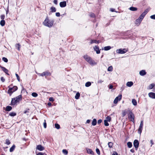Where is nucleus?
I'll return each instance as SVG.
<instances>
[{
	"instance_id": "nucleus-62",
	"label": "nucleus",
	"mask_w": 155,
	"mask_h": 155,
	"mask_svg": "<svg viewBox=\"0 0 155 155\" xmlns=\"http://www.w3.org/2000/svg\"><path fill=\"white\" fill-rule=\"evenodd\" d=\"M90 122V120H87V121H86V123H89Z\"/></svg>"
},
{
	"instance_id": "nucleus-39",
	"label": "nucleus",
	"mask_w": 155,
	"mask_h": 155,
	"mask_svg": "<svg viewBox=\"0 0 155 155\" xmlns=\"http://www.w3.org/2000/svg\"><path fill=\"white\" fill-rule=\"evenodd\" d=\"M15 46H16V48L18 49L19 51L20 47V45L18 44H17Z\"/></svg>"
},
{
	"instance_id": "nucleus-54",
	"label": "nucleus",
	"mask_w": 155,
	"mask_h": 155,
	"mask_svg": "<svg viewBox=\"0 0 155 155\" xmlns=\"http://www.w3.org/2000/svg\"><path fill=\"white\" fill-rule=\"evenodd\" d=\"M56 15L57 17H59L60 16V14L59 12H57L56 13Z\"/></svg>"
},
{
	"instance_id": "nucleus-41",
	"label": "nucleus",
	"mask_w": 155,
	"mask_h": 155,
	"mask_svg": "<svg viewBox=\"0 0 155 155\" xmlns=\"http://www.w3.org/2000/svg\"><path fill=\"white\" fill-rule=\"evenodd\" d=\"M107 121L106 120H104V125L106 126H109V124L107 122Z\"/></svg>"
},
{
	"instance_id": "nucleus-1",
	"label": "nucleus",
	"mask_w": 155,
	"mask_h": 155,
	"mask_svg": "<svg viewBox=\"0 0 155 155\" xmlns=\"http://www.w3.org/2000/svg\"><path fill=\"white\" fill-rule=\"evenodd\" d=\"M85 60L91 65L93 66L97 64V63L93 60L91 58L87 55H85L84 56Z\"/></svg>"
},
{
	"instance_id": "nucleus-15",
	"label": "nucleus",
	"mask_w": 155,
	"mask_h": 155,
	"mask_svg": "<svg viewBox=\"0 0 155 155\" xmlns=\"http://www.w3.org/2000/svg\"><path fill=\"white\" fill-rule=\"evenodd\" d=\"M0 68L2 69V70L6 74L9 75V74L8 73V70L4 67H2L1 66H0Z\"/></svg>"
},
{
	"instance_id": "nucleus-35",
	"label": "nucleus",
	"mask_w": 155,
	"mask_h": 155,
	"mask_svg": "<svg viewBox=\"0 0 155 155\" xmlns=\"http://www.w3.org/2000/svg\"><path fill=\"white\" fill-rule=\"evenodd\" d=\"M51 11L52 12H55L56 11V9L54 7H52L51 8Z\"/></svg>"
},
{
	"instance_id": "nucleus-43",
	"label": "nucleus",
	"mask_w": 155,
	"mask_h": 155,
	"mask_svg": "<svg viewBox=\"0 0 155 155\" xmlns=\"http://www.w3.org/2000/svg\"><path fill=\"white\" fill-rule=\"evenodd\" d=\"M2 60L5 62H7L8 61V59L6 58L5 57L3 58Z\"/></svg>"
},
{
	"instance_id": "nucleus-55",
	"label": "nucleus",
	"mask_w": 155,
	"mask_h": 155,
	"mask_svg": "<svg viewBox=\"0 0 155 155\" xmlns=\"http://www.w3.org/2000/svg\"><path fill=\"white\" fill-rule=\"evenodd\" d=\"M90 16L91 17H95V15L93 13H92L90 15Z\"/></svg>"
},
{
	"instance_id": "nucleus-9",
	"label": "nucleus",
	"mask_w": 155,
	"mask_h": 155,
	"mask_svg": "<svg viewBox=\"0 0 155 155\" xmlns=\"http://www.w3.org/2000/svg\"><path fill=\"white\" fill-rule=\"evenodd\" d=\"M121 98L122 95H120L118 97H116L114 101V103L115 104H117V103L118 101H120L121 100Z\"/></svg>"
},
{
	"instance_id": "nucleus-58",
	"label": "nucleus",
	"mask_w": 155,
	"mask_h": 155,
	"mask_svg": "<svg viewBox=\"0 0 155 155\" xmlns=\"http://www.w3.org/2000/svg\"><path fill=\"white\" fill-rule=\"evenodd\" d=\"M113 86L112 84H110V85H109V88L110 89H112V88H113Z\"/></svg>"
},
{
	"instance_id": "nucleus-27",
	"label": "nucleus",
	"mask_w": 155,
	"mask_h": 155,
	"mask_svg": "<svg viewBox=\"0 0 155 155\" xmlns=\"http://www.w3.org/2000/svg\"><path fill=\"white\" fill-rule=\"evenodd\" d=\"M155 86V84H150L148 87L149 89H151L153 88V87Z\"/></svg>"
},
{
	"instance_id": "nucleus-56",
	"label": "nucleus",
	"mask_w": 155,
	"mask_h": 155,
	"mask_svg": "<svg viewBox=\"0 0 155 155\" xmlns=\"http://www.w3.org/2000/svg\"><path fill=\"white\" fill-rule=\"evenodd\" d=\"M126 114V113L125 111L123 112L122 114L123 116L124 117Z\"/></svg>"
},
{
	"instance_id": "nucleus-45",
	"label": "nucleus",
	"mask_w": 155,
	"mask_h": 155,
	"mask_svg": "<svg viewBox=\"0 0 155 155\" xmlns=\"http://www.w3.org/2000/svg\"><path fill=\"white\" fill-rule=\"evenodd\" d=\"M44 121H45V122L44 123L43 125H44V127L45 128H46V127H47V125H46V120H44Z\"/></svg>"
},
{
	"instance_id": "nucleus-48",
	"label": "nucleus",
	"mask_w": 155,
	"mask_h": 155,
	"mask_svg": "<svg viewBox=\"0 0 155 155\" xmlns=\"http://www.w3.org/2000/svg\"><path fill=\"white\" fill-rule=\"evenodd\" d=\"M150 18L152 19H155V15L151 16H150Z\"/></svg>"
},
{
	"instance_id": "nucleus-5",
	"label": "nucleus",
	"mask_w": 155,
	"mask_h": 155,
	"mask_svg": "<svg viewBox=\"0 0 155 155\" xmlns=\"http://www.w3.org/2000/svg\"><path fill=\"white\" fill-rule=\"evenodd\" d=\"M128 51V49L126 48L119 49L117 50V52L118 54H123L126 53Z\"/></svg>"
},
{
	"instance_id": "nucleus-47",
	"label": "nucleus",
	"mask_w": 155,
	"mask_h": 155,
	"mask_svg": "<svg viewBox=\"0 0 155 155\" xmlns=\"http://www.w3.org/2000/svg\"><path fill=\"white\" fill-rule=\"evenodd\" d=\"M10 142L9 140L8 139H7L6 140V143L8 145H9L10 144Z\"/></svg>"
},
{
	"instance_id": "nucleus-24",
	"label": "nucleus",
	"mask_w": 155,
	"mask_h": 155,
	"mask_svg": "<svg viewBox=\"0 0 155 155\" xmlns=\"http://www.w3.org/2000/svg\"><path fill=\"white\" fill-rule=\"evenodd\" d=\"M129 9L132 11H136L137 10V8L134 7H131L129 8Z\"/></svg>"
},
{
	"instance_id": "nucleus-12",
	"label": "nucleus",
	"mask_w": 155,
	"mask_h": 155,
	"mask_svg": "<svg viewBox=\"0 0 155 155\" xmlns=\"http://www.w3.org/2000/svg\"><path fill=\"white\" fill-rule=\"evenodd\" d=\"M36 149L40 151H42L44 149V147L41 145L37 146Z\"/></svg>"
},
{
	"instance_id": "nucleus-29",
	"label": "nucleus",
	"mask_w": 155,
	"mask_h": 155,
	"mask_svg": "<svg viewBox=\"0 0 155 155\" xmlns=\"http://www.w3.org/2000/svg\"><path fill=\"white\" fill-rule=\"evenodd\" d=\"M80 96V94L79 93V92H77L76 94L75 97L76 99H78L79 98Z\"/></svg>"
},
{
	"instance_id": "nucleus-50",
	"label": "nucleus",
	"mask_w": 155,
	"mask_h": 155,
	"mask_svg": "<svg viewBox=\"0 0 155 155\" xmlns=\"http://www.w3.org/2000/svg\"><path fill=\"white\" fill-rule=\"evenodd\" d=\"M5 18V16L4 15H2L1 16V18L2 20H4Z\"/></svg>"
},
{
	"instance_id": "nucleus-17",
	"label": "nucleus",
	"mask_w": 155,
	"mask_h": 155,
	"mask_svg": "<svg viewBox=\"0 0 155 155\" xmlns=\"http://www.w3.org/2000/svg\"><path fill=\"white\" fill-rule=\"evenodd\" d=\"M94 50L96 51L97 54H99L100 52L99 48L97 46H95L94 47Z\"/></svg>"
},
{
	"instance_id": "nucleus-38",
	"label": "nucleus",
	"mask_w": 155,
	"mask_h": 155,
	"mask_svg": "<svg viewBox=\"0 0 155 155\" xmlns=\"http://www.w3.org/2000/svg\"><path fill=\"white\" fill-rule=\"evenodd\" d=\"M111 117L109 116H107L106 118V119H105L106 120H107V121H110L111 120Z\"/></svg>"
},
{
	"instance_id": "nucleus-46",
	"label": "nucleus",
	"mask_w": 155,
	"mask_h": 155,
	"mask_svg": "<svg viewBox=\"0 0 155 155\" xmlns=\"http://www.w3.org/2000/svg\"><path fill=\"white\" fill-rule=\"evenodd\" d=\"M15 75L17 77V80L19 81L20 79L18 75L17 74H15Z\"/></svg>"
},
{
	"instance_id": "nucleus-42",
	"label": "nucleus",
	"mask_w": 155,
	"mask_h": 155,
	"mask_svg": "<svg viewBox=\"0 0 155 155\" xmlns=\"http://www.w3.org/2000/svg\"><path fill=\"white\" fill-rule=\"evenodd\" d=\"M96 152L97 153L98 155H100V152L99 149L98 148H96Z\"/></svg>"
},
{
	"instance_id": "nucleus-52",
	"label": "nucleus",
	"mask_w": 155,
	"mask_h": 155,
	"mask_svg": "<svg viewBox=\"0 0 155 155\" xmlns=\"http://www.w3.org/2000/svg\"><path fill=\"white\" fill-rule=\"evenodd\" d=\"M102 122V120L101 119L99 120H98L97 123L98 124H100Z\"/></svg>"
},
{
	"instance_id": "nucleus-3",
	"label": "nucleus",
	"mask_w": 155,
	"mask_h": 155,
	"mask_svg": "<svg viewBox=\"0 0 155 155\" xmlns=\"http://www.w3.org/2000/svg\"><path fill=\"white\" fill-rule=\"evenodd\" d=\"M21 95H19L15 98H12L11 101V105H15L21 99Z\"/></svg>"
},
{
	"instance_id": "nucleus-2",
	"label": "nucleus",
	"mask_w": 155,
	"mask_h": 155,
	"mask_svg": "<svg viewBox=\"0 0 155 155\" xmlns=\"http://www.w3.org/2000/svg\"><path fill=\"white\" fill-rule=\"evenodd\" d=\"M53 22L54 21H53L49 20L48 18H47L43 23L45 26L50 28L53 25Z\"/></svg>"
},
{
	"instance_id": "nucleus-49",
	"label": "nucleus",
	"mask_w": 155,
	"mask_h": 155,
	"mask_svg": "<svg viewBox=\"0 0 155 155\" xmlns=\"http://www.w3.org/2000/svg\"><path fill=\"white\" fill-rule=\"evenodd\" d=\"M54 98L52 97H50L49 98V101H54Z\"/></svg>"
},
{
	"instance_id": "nucleus-21",
	"label": "nucleus",
	"mask_w": 155,
	"mask_h": 155,
	"mask_svg": "<svg viewBox=\"0 0 155 155\" xmlns=\"http://www.w3.org/2000/svg\"><path fill=\"white\" fill-rule=\"evenodd\" d=\"M97 124V120L95 119H93L92 122V124L93 126H95Z\"/></svg>"
},
{
	"instance_id": "nucleus-61",
	"label": "nucleus",
	"mask_w": 155,
	"mask_h": 155,
	"mask_svg": "<svg viewBox=\"0 0 155 155\" xmlns=\"http://www.w3.org/2000/svg\"><path fill=\"white\" fill-rule=\"evenodd\" d=\"M37 155H44V154L43 153H38Z\"/></svg>"
},
{
	"instance_id": "nucleus-28",
	"label": "nucleus",
	"mask_w": 155,
	"mask_h": 155,
	"mask_svg": "<svg viewBox=\"0 0 155 155\" xmlns=\"http://www.w3.org/2000/svg\"><path fill=\"white\" fill-rule=\"evenodd\" d=\"M12 109V107H11L10 106H7L6 107V110L7 111H10Z\"/></svg>"
},
{
	"instance_id": "nucleus-19",
	"label": "nucleus",
	"mask_w": 155,
	"mask_h": 155,
	"mask_svg": "<svg viewBox=\"0 0 155 155\" xmlns=\"http://www.w3.org/2000/svg\"><path fill=\"white\" fill-rule=\"evenodd\" d=\"M133 84V83L132 81L128 82L126 84V85L128 87H130Z\"/></svg>"
},
{
	"instance_id": "nucleus-34",
	"label": "nucleus",
	"mask_w": 155,
	"mask_h": 155,
	"mask_svg": "<svg viewBox=\"0 0 155 155\" xmlns=\"http://www.w3.org/2000/svg\"><path fill=\"white\" fill-rule=\"evenodd\" d=\"M31 95L32 96H33L34 97H36L38 96V94L35 92L32 93Z\"/></svg>"
},
{
	"instance_id": "nucleus-36",
	"label": "nucleus",
	"mask_w": 155,
	"mask_h": 155,
	"mask_svg": "<svg viewBox=\"0 0 155 155\" xmlns=\"http://www.w3.org/2000/svg\"><path fill=\"white\" fill-rule=\"evenodd\" d=\"M112 70H113V67L111 66H109L108 68V69H107L108 71H112Z\"/></svg>"
},
{
	"instance_id": "nucleus-33",
	"label": "nucleus",
	"mask_w": 155,
	"mask_h": 155,
	"mask_svg": "<svg viewBox=\"0 0 155 155\" xmlns=\"http://www.w3.org/2000/svg\"><path fill=\"white\" fill-rule=\"evenodd\" d=\"M63 153L65 155H67L68 154V151L66 149H63L62 150Z\"/></svg>"
},
{
	"instance_id": "nucleus-53",
	"label": "nucleus",
	"mask_w": 155,
	"mask_h": 155,
	"mask_svg": "<svg viewBox=\"0 0 155 155\" xmlns=\"http://www.w3.org/2000/svg\"><path fill=\"white\" fill-rule=\"evenodd\" d=\"M103 80H99L98 81V83H101L102 82H103Z\"/></svg>"
},
{
	"instance_id": "nucleus-10",
	"label": "nucleus",
	"mask_w": 155,
	"mask_h": 155,
	"mask_svg": "<svg viewBox=\"0 0 155 155\" xmlns=\"http://www.w3.org/2000/svg\"><path fill=\"white\" fill-rule=\"evenodd\" d=\"M139 143L138 140H135L134 142V145L136 150H137V149L139 147Z\"/></svg>"
},
{
	"instance_id": "nucleus-23",
	"label": "nucleus",
	"mask_w": 155,
	"mask_h": 155,
	"mask_svg": "<svg viewBox=\"0 0 155 155\" xmlns=\"http://www.w3.org/2000/svg\"><path fill=\"white\" fill-rule=\"evenodd\" d=\"M0 25L2 26H4V25L5 24V20H1L0 22Z\"/></svg>"
},
{
	"instance_id": "nucleus-60",
	"label": "nucleus",
	"mask_w": 155,
	"mask_h": 155,
	"mask_svg": "<svg viewBox=\"0 0 155 155\" xmlns=\"http://www.w3.org/2000/svg\"><path fill=\"white\" fill-rule=\"evenodd\" d=\"M112 155H118L117 153L116 152H114Z\"/></svg>"
},
{
	"instance_id": "nucleus-31",
	"label": "nucleus",
	"mask_w": 155,
	"mask_h": 155,
	"mask_svg": "<svg viewBox=\"0 0 155 155\" xmlns=\"http://www.w3.org/2000/svg\"><path fill=\"white\" fill-rule=\"evenodd\" d=\"M91 83L90 82H87L86 83L85 86L86 87H88L91 86Z\"/></svg>"
},
{
	"instance_id": "nucleus-32",
	"label": "nucleus",
	"mask_w": 155,
	"mask_h": 155,
	"mask_svg": "<svg viewBox=\"0 0 155 155\" xmlns=\"http://www.w3.org/2000/svg\"><path fill=\"white\" fill-rule=\"evenodd\" d=\"M15 148V145H13V146L10 148V151L11 152H12L14 150Z\"/></svg>"
},
{
	"instance_id": "nucleus-22",
	"label": "nucleus",
	"mask_w": 155,
	"mask_h": 155,
	"mask_svg": "<svg viewBox=\"0 0 155 155\" xmlns=\"http://www.w3.org/2000/svg\"><path fill=\"white\" fill-rule=\"evenodd\" d=\"M132 103L134 105L136 106V105H137V101L135 99H133L132 100Z\"/></svg>"
},
{
	"instance_id": "nucleus-6",
	"label": "nucleus",
	"mask_w": 155,
	"mask_h": 155,
	"mask_svg": "<svg viewBox=\"0 0 155 155\" xmlns=\"http://www.w3.org/2000/svg\"><path fill=\"white\" fill-rule=\"evenodd\" d=\"M149 11V10L148 9H146L144 11V12L140 16L139 18L142 20L143 19V18L146 15L148 12Z\"/></svg>"
},
{
	"instance_id": "nucleus-18",
	"label": "nucleus",
	"mask_w": 155,
	"mask_h": 155,
	"mask_svg": "<svg viewBox=\"0 0 155 155\" xmlns=\"http://www.w3.org/2000/svg\"><path fill=\"white\" fill-rule=\"evenodd\" d=\"M140 74L141 76H143L145 75L146 72L144 70H142L140 72Z\"/></svg>"
},
{
	"instance_id": "nucleus-25",
	"label": "nucleus",
	"mask_w": 155,
	"mask_h": 155,
	"mask_svg": "<svg viewBox=\"0 0 155 155\" xmlns=\"http://www.w3.org/2000/svg\"><path fill=\"white\" fill-rule=\"evenodd\" d=\"M93 43H98L99 41L95 40H91L90 42V44H92Z\"/></svg>"
},
{
	"instance_id": "nucleus-20",
	"label": "nucleus",
	"mask_w": 155,
	"mask_h": 155,
	"mask_svg": "<svg viewBox=\"0 0 155 155\" xmlns=\"http://www.w3.org/2000/svg\"><path fill=\"white\" fill-rule=\"evenodd\" d=\"M87 151L88 153L93 155L94 153L92 150L90 149H87Z\"/></svg>"
},
{
	"instance_id": "nucleus-11",
	"label": "nucleus",
	"mask_w": 155,
	"mask_h": 155,
	"mask_svg": "<svg viewBox=\"0 0 155 155\" xmlns=\"http://www.w3.org/2000/svg\"><path fill=\"white\" fill-rule=\"evenodd\" d=\"M50 73L48 71L44 72L41 74H39V75L41 76H47L50 75Z\"/></svg>"
},
{
	"instance_id": "nucleus-4",
	"label": "nucleus",
	"mask_w": 155,
	"mask_h": 155,
	"mask_svg": "<svg viewBox=\"0 0 155 155\" xmlns=\"http://www.w3.org/2000/svg\"><path fill=\"white\" fill-rule=\"evenodd\" d=\"M18 87L16 86H14L13 87H9L8 93L9 94L10 96H11L12 93L16 91Z\"/></svg>"
},
{
	"instance_id": "nucleus-8",
	"label": "nucleus",
	"mask_w": 155,
	"mask_h": 155,
	"mask_svg": "<svg viewBox=\"0 0 155 155\" xmlns=\"http://www.w3.org/2000/svg\"><path fill=\"white\" fill-rule=\"evenodd\" d=\"M143 120L141 121L140 124V126L139 127V128L138 129V132L140 134H141V133L142 132V130L143 129Z\"/></svg>"
},
{
	"instance_id": "nucleus-14",
	"label": "nucleus",
	"mask_w": 155,
	"mask_h": 155,
	"mask_svg": "<svg viewBox=\"0 0 155 155\" xmlns=\"http://www.w3.org/2000/svg\"><path fill=\"white\" fill-rule=\"evenodd\" d=\"M60 6L61 7H64L66 5V2L65 1L62 2L60 3Z\"/></svg>"
},
{
	"instance_id": "nucleus-63",
	"label": "nucleus",
	"mask_w": 155,
	"mask_h": 155,
	"mask_svg": "<svg viewBox=\"0 0 155 155\" xmlns=\"http://www.w3.org/2000/svg\"><path fill=\"white\" fill-rule=\"evenodd\" d=\"M48 105L49 106H51V103H48Z\"/></svg>"
},
{
	"instance_id": "nucleus-51",
	"label": "nucleus",
	"mask_w": 155,
	"mask_h": 155,
	"mask_svg": "<svg viewBox=\"0 0 155 155\" xmlns=\"http://www.w3.org/2000/svg\"><path fill=\"white\" fill-rule=\"evenodd\" d=\"M1 81L2 82H4L5 81V79H4V78H3V77H1Z\"/></svg>"
},
{
	"instance_id": "nucleus-40",
	"label": "nucleus",
	"mask_w": 155,
	"mask_h": 155,
	"mask_svg": "<svg viewBox=\"0 0 155 155\" xmlns=\"http://www.w3.org/2000/svg\"><path fill=\"white\" fill-rule=\"evenodd\" d=\"M55 127L57 129H59L60 127V125L57 124H55Z\"/></svg>"
},
{
	"instance_id": "nucleus-7",
	"label": "nucleus",
	"mask_w": 155,
	"mask_h": 155,
	"mask_svg": "<svg viewBox=\"0 0 155 155\" xmlns=\"http://www.w3.org/2000/svg\"><path fill=\"white\" fill-rule=\"evenodd\" d=\"M128 118L131 121L134 123V114L132 112H130L128 114Z\"/></svg>"
},
{
	"instance_id": "nucleus-26",
	"label": "nucleus",
	"mask_w": 155,
	"mask_h": 155,
	"mask_svg": "<svg viewBox=\"0 0 155 155\" xmlns=\"http://www.w3.org/2000/svg\"><path fill=\"white\" fill-rule=\"evenodd\" d=\"M111 48L110 46L105 47L104 48V50L105 51H107L111 49Z\"/></svg>"
},
{
	"instance_id": "nucleus-30",
	"label": "nucleus",
	"mask_w": 155,
	"mask_h": 155,
	"mask_svg": "<svg viewBox=\"0 0 155 155\" xmlns=\"http://www.w3.org/2000/svg\"><path fill=\"white\" fill-rule=\"evenodd\" d=\"M127 145L128 147L129 148H131L132 146V143L130 142H128L127 143Z\"/></svg>"
},
{
	"instance_id": "nucleus-44",
	"label": "nucleus",
	"mask_w": 155,
	"mask_h": 155,
	"mask_svg": "<svg viewBox=\"0 0 155 155\" xmlns=\"http://www.w3.org/2000/svg\"><path fill=\"white\" fill-rule=\"evenodd\" d=\"M108 146L109 147H111L113 145V143L111 142H109L108 143Z\"/></svg>"
},
{
	"instance_id": "nucleus-16",
	"label": "nucleus",
	"mask_w": 155,
	"mask_h": 155,
	"mask_svg": "<svg viewBox=\"0 0 155 155\" xmlns=\"http://www.w3.org/2000/svg\"><path fill=\"white\" fill-rule=\"evenodd\" d=\"M142 20L139 18L136 19L135 22V24L137 26H139L141 23Z\"/></svg>"
},
{
	"instance_id": "nucleus-57",
	"label": "nucleus",
	"mask_w": 155,
	"mask_h": 155,
	"mask_svg": "<svg viewBox=\"0 0 155 155\" xmlns=\"http://www.w3.org/2000/svg\"><path fill=\"white\" fill-rule=\"evenodd\" d=\"M54 3L56 5H57L58 3L57 0H54Z\"/></svg>"
},
{
	"instance_id": "nucleus-13",
	"label": "nucleus",
	"mask_w": 155,
	"mask_h": 155,
	"mask_svg": "<svg viewBox=\"0 0 155 155\" xmlns=\"http://www.w3.org/2000/svg\"><path fill=\"white\" fill-rule=\"evenodd\" d=\"M150 98L155 99V93L153 92H150L148 94Z\"/></svg>"
},
{
	"instance_id": "nucleus-64",
	"label": "nucleus",
	"mask_w": 155,
	"mask_h": 155,
	"mask_svg": "<svg viewBox=\"0 0 155 155\" xmlns=\"http://www.w3.org/2000/svg\"><path fill=\"white\" fill-rule=\"evenodd\" d=\"M150 143H151V146L153 145V141L152 140H151L150 141Z\"/></svg>"
},
{
	"instance_id": "nucleus-59",
	"label": "nucleus",
	"mask_w": 155,
	"mask_h": 155,
	"mask_svg": "<svg viewBox=\"0 0 155 155\" xmlns=\"http://www.w3.org/2000/svg\"><path fill=\"white\" fill-rule=\"evenodd\" d=\"M114 10H115L114 9V8H110V11L111 12H115Z\"/></svg>"
},
{
	"instance_id": "nucleus-37",
	"label": "nucleus",
	"mask_w": 155,
	"mask_h": 155,
	"mask_svg": "<svg viewBox=\"0 0 155 155\" xmlns=\"http://www.w3.org/2000/svg\"><path fill=\"white\" fill-rule=\"evenodd\" d=\"M9 115L11 116H14L16 115V113L14 112H11Z\"/></svg>"
}]
</instances>
